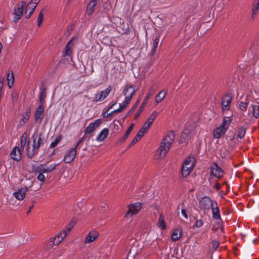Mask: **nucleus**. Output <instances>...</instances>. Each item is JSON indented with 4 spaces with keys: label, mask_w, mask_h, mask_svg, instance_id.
Segmentation results:
<instances>
[{
    "label": "nucleus",
    "mask_w": 259,
    "mask_h": 259,
    "mask_svg": "<svg viewBox=\"0 0 259 259\" xmlns=\"http://www.w3.org/2000/svg\"><path fill=\"white\" fill-rule=\"evenodd\" d=\"M35 134H33L31 137L28 140L26 147V155L28 158H32L38 152V149L44 142L42 135H39L37 144L34 137Z\"/></svg>",
    "instance_id": "f257e3e1"
},
{
    "label": "nucleus",
    "mask_w": 259,
    "mask_h": 259,
    "mask_svg": "<svg viewBox=\"0 0 259 259\" xmlns=\"http://www.w3.org/2000/svg\"><path fill=\"white\" fill-rule=\"evenodd\" d=\"M175 139V134L171 132L163 139L160 145L157 150L158 158H164L168 152L170 146Z\"/></svg>",
    "instance_id": "f03ea898"
},
{
    "label": "nucleus",
    "mask_w": 259,
    "mask_h": 259,
    "mask_svg": "<svg viewBox=\"0 0 259 259\" xmlns=\"http://www.w3.org/2000/svg\"><path fill=\"white\" fill-rule=\"evenodd\" d=\"M27 6L25 1H21L20 3L16 4L14 8V22L16 23L23 16L24 8L26 9Z\"/></svg>",
    "instance_id": "7ed1b4c3"
},
{
    "label": "nucleus",
    "mask_w": 259,
    "mask_h": 259,
    "mask_svg": "<svg viewBox=\"0 0 259 259\" xmlns=\"http://www.w3.org/2000/svg\"><path fill=\"white\" fill-rule=\"evenodd\" d=\"M111 90L112 87L109 86L105 90L97 93L95 95L93 101L95 103L103 101L109 95Z\"/></svg>",
    "instance_id": "20e7f679"
},
{
    "label": "nucleus",
    "mask_w": 259,
    "mask_h": 259,
    "mask_svg": "<svg viewBox=\"0 0 259 259\" xmlns=\"http://www.w3.org/2000/svg\"><path fill=\"white\" fill-rule=\"evenodd\" d=\"M142 207V204L139 202L129 204L125 217H132L133 215L137 214L141 210Z\"/></svg>",
    "instance_id": "39448f33"
},
{
    "label": "nucleus",
    "mask_w": 259,
    "mask_h": 259,
    "mask_svg": "<svg viewBox=\"0 0 259 259\" xmlns=\"http://www.w3.org/2000/svg\"><path fill=\"white\" fill-rule=\"evenodd\" d=\"M58 164H53L48 167H45L43 164H40L36 166H33L32 170L34 172L37 173L50 172L54 170Z\"/></svg>",
    "instance_id": "423d86ee"
},
{
    "label": "nucleus",
    "mask_w": 259,
    "mask_h": 259,
    "mask_svg": "<svg viewBox=\"0 0 259 259\" xmlns=\"http://www.w3.org/2000/svg\"><path fill=\"white\" fill-rule=\"evenodd\" d=\"M216 201L212 200L208 196H204L199 201V206L202 210H208Z\"/></svg>",
    "instance_id": "0eeeda50"
},
{
    "label": "nucleus",
    "mask_w": 259,
    "mask_h": 259,
    "mask_svg": "<svg viewBox=\"0 0 259 259\" xmlns=\"http://www.w3.org/2000/svg\"><path fill=\"white\" fill-rule=\"evenodd\" d=\"M40 0H31L27 5L25 11V16L26 19H28L31 17L36 8L37 4L40 2Z\"/></svg>",
    "instance_id": "6e6552de"
},
{
    "label": "nucleus",
    "mask_w": 259,
    "mask_h": 259,
    "mask_svg": "<svg viewBox=\"0 0 259 259\" xmlns=\"http://www.w3.org/2000/svg\"><path fill=\"white\" fill-rule=\"evenodd\" d=\"M76 152L75 148L70 149L64 155L63 161L66 163H71L75 159Z\"/></svg>",
    "instance_id": "1a4fd4ad"
},
{
    "label": "nucleus",
    "mask_w": 259,
    "mask_h": 259,
    "mask_svg": "<svg viewBox=\"0 0 259 259\" xmlns=\"http://www.w3.org/2000/svg\"><path fill=\"white\" fill-rule=\"evenodd\" d=\"M210 174L214 177L220 179L223 177L224 172L217 164L214 163L211 167Z\"/></svg>",
    "instance_id": "9d476101"
},
{
    "label": "nucleus",
    "mask_w": 259,
    "mask_h": 259,
    "mask_svg": "<svg viewBox=\"0 0 259 259\" xmlns=\"http://www.w3.org/2000/svg\"><path fill=\"white\" fill-rule=\"evenodd\" d=\"M44 110L45 107L42 105H39L36 109L34 118L36 122H41L44 117Z\"/></svg>",
    "instance_id": "9b49d317"
},
{
    "label": "nucleus",
    "mask_w": 259,
    "mask_h": 259,
    "mask_svg": "<svg viewBox=\"0 0 259 259\" xmlns=\"http://www.w3.org/2000/svg\"><path fill=\"white\" fill-rule=\"evenodd\" d=\"M101 123V119H96L94 122H91L86 127L85 130V134H90L100 125Z\"/></svg>",
    "instance_id": "f8f14e48"
},
{
    "label": "nucleus",
    "mask_w": 259,
    "mask_h": 259,
    "mask_svg": "<svg viewBox=\"0 0 259 259\" xmlns=\"http://www.w3.org/2000/svg\"><path fill=\"white\" fill-rule=\"evenodd\" d=\"M28 191V189L26 187H22L17 190L13 193V196L18 200H22L25 197V194Z\"/></svg>",
    "instance_id": "ddd939ff"
},
{
    "label": "nucleus",
    "mask_w": 259,
    "mask_h": 259,
    "mask_svg": "<svg viewBox=\"0 0 259 259\" xmlns=\"http://www.w3.org/2000/svg\"><path fill=\"white\" fill-rule=\"evenodd\" d=\"M99 233L96 230H92L89 233V234L86 236L84 244H87L91 243L94 241L98 237Z\"/></svg>",
    "instance_id": "4468645a"
},
{
    "label": "nucleus",
    "mask_w": 259,
    "mask_h": 259,
    "mask_svg": "<svg viewBox=\"0 0 259 259\" xmlns=\"http://www.w3.org/2000/svg\"><path fill=\"white\" fill-rule=\"evenodd\" d=\"M231 101L232 97L229 95H226L222 98V107L223 111L229 110Z\"/></svg>",
    "instance_id": "2eb2a0df"
},
{
    "label": "nucleus",
    "mask_w": 259,
    "mask_h": 259,
    "mask_svg": "<svg viewBox=\"0 0 259 259\" xmlns=\"http://www.w3.org/2000/svg\"><path fill=\"white\" fill-rule=\"evenodd\" d=\"M135 92L136 90L133 85L132 84H130L128 86L126 87L123 91V93L125 98H128L130 99H132Z\"/></svg>",
    "instance_id": "dca6fc26"
},
{
    "label": "nucleus",
    "mask_w": 259,
    "mask_h": 259,
    "mask_svg": "<svg viewBox=\"0 0 259 259\" xmlns=\"http://www.w3.org/2000/svg\"><path fill=\"white\" fill-rule=\"evenodd\" d=\"M211 208L212 209L213 218L215 220L221 221L220 211L217 201L213 202V204L211 206Z\"/></svg>",
    "instance_id": "f3484780"
},
{
    "label": "nucleus",
    "mask_w": 259,
    "mask_h": 259,
    "mask_svg": "<svg viewBox=\"0 0 259 259\" xmlns=\"http://www.w3.org/2000/svg\"><path fill=\"white\" fill-rule=\"evenodd\" d=\"M66 235L62 232H60L56 235L53 240L51 241L53 242V245H58L65 238Z\"/></svg>",
    "instance_id": "a211bd4d"
},
{
    "label": "nucleus",
    "mask_w": 259,
    "mask_h": 259,
    "mask_svg": "<svg viewBox=\"0 0 259 259\" xmlns=\"http://www.w3.org/2000/svg\"><path fill=\"white\" fill-rule=\"evenodd\" d=\"M227 131L224 127L220 125L213 131V136L214 138L219 139L226 133Z\"/></svg>",
    "instance_id": "6ab92c4d"
},
{
    "label": "nucleus",
    "mask_w": 259,
    "mask_h": 259,
    "mask_svg": "<svg viewBox=\"0 0 259 259\" xmlns=\"http://www.w3.org/2000/svg\"><path fill=\"white\" fill-rule=\"evenodd\" d=\"M21 152L19 148L15 147L12 150L11 153V157L12 159L16 161H18L21 159Z\"/></svg>",
    "instance_id": "aec40b11"
},
{
    "label": "nucleus",
    "mask_w": 259,
    "mask_h": 259,
    "mask_svg": "<svg viewBox=\"0 0 259 259\" xmlns=\"http://www.w3.org/2000/svg\"><path fill=\"white\" fill-rule=\"evenodd\" d=\"M31 114V109L30 108H27L22 116L21 121H20L19 124L22 126H24V124L28 121Z\"/></svg>",
    "instance_id": "412c9836"
},
{
    "label": "nucleus",
    "mask_w": 259,
    "mask_h": 259,
    "mask_svg": "<svg viewBox=\"0 0 259 259\" xmlns=\"http://www.w3.org/2000/svg\"><path fill=\"white\" fill-rule=\"evenodd\" d=\"M97 5V0H92L88 4L86 12L88 15H91L95 10V8Z\"/></svg>",
    "instance_id": "4be33fe9"
},
{
    "label": "nucleus",
    "mask_w": 259,
    "mask_h": 259,
    "mask_svg": "<svg viewBox=\"0 0 259 259\" xmlns=\"http://www.w3.org/2000/svg\"><path fill=\"white\" fill-rule=\"evenodd\" d=\"M109 134V130L107 128H105L103 129L100 133H99V135L98 136L97 138H96V140L98 142H102L104 141L108 136Z\"/></svg>",
    "instance_id": "5701e85b"
},
{
    "label": "nucleus",
    "mask_w": 259,
    "mask_h": 259,
    "mask_svg": "<svg viewBox=\"0 0 259 259\" xmlns=\"http://www.w3.org/2000/svg\"><path fill=\"white\" fill-rule=\"evenodd\" d=\"M193 165L183 164L182 168V175L184 177H187L192 170Z\"/></svg>",
    "instance_id": "b1692460"
},
{
    "label": "nucleus",
    "mask_w": 259,
    "mask_h": 259,
    "mask_svg": "<svg viewBox=\"0 0 259 259\" xmlns=\"http://www.w3.org/2000/svg\"><path fill=\"white\" fill-rule=\"evenodd\" d=\"M46 97H47V94H46V89L45 88H42L40 90V94H39V98L40 105H42V106H44Z\"/></svg>",
    "instance_id": "393cba45"
},
{
    "label": "nucleus",
    "mask_w": 259,
    "mask_h": 259,
    "mask_svg": "<svg viewBox=\"0 0 259 259\" xmlns=\"http://www.w3.org/2000/svg\"><path fill=\"white\" fill-rule=\"evenodd\" d=\"M7 79L8 81V85L10 88H11L13 85L14 81V76L13 71L12 70L10 71V72L8 73Z\"/></svg>",
    "instance_id": "a878e982"
},
{
    "label": "nucleus",
    "mask_w": 259,
    "mask_h": 259,
    "mask_svg": "<svg viewBox=\"0 0 259 259\" xmlns=\"http://www.w3.org/2000/svg\"><path fill=\"white\" fill-rule=\"evenodd\" d=\"M182 236V232L179 229H176L171 234V240L174 241L178 240Z\"/></svg>",
    "instance_id": "bb28decb"
},
{
    "label": "nucleus",
    "mask_w": 259,
    "mask_h": 259,
    "mask_svg": "<svg viewBox=\"0 0 259 259\" xmlns=\"http://www.w3.org/2000/svg\"><path fill=\"white\" fill-rule=\"evenodd\" d=\"M157 226L161 230H165L166 228V225L164 222V217L161 214L159 216Z\"/></svg>",
    "instance_id": "cd10ccee"
},
{
    "label": "nucleus",
    "mask_w": 259,
    "mask_h": 259,
    "mask_svg": "<svg viewBox=\"0 0 259 259\" xmlns=\"http://www.w3.org/2000/svg\"><path fill=\"white\" fill-rule=\"evenodd\" d=\"M158 89V85L156 84H153L151 85L147 92V99H149L152 96L155 91Z\"/></svg>",
    "instance_id": "c85d7f7f"
},
{
    "label": "nucleus",
    "mask_w": 259,
    "mask_h": 259,
    "mask_svg": "<svg viewBox=\"0 0 259 259\" xmlns=\"http://www.w3.org/2000/svg\"><path fill=\"white\" fill-rule=\"evenodd\" d=\"M231 121L232 119L230 117H225L223 118L222 123L220 125L227 130L229 127Z\"/></svg>",
    "instance_id": "c756f323"
},
{
    "label": "nucleus",
    "mask_w": 259,
    "mask_h": 259,
    "mask_svg": "<svg viewBox=\"0 0 259 259\" xmlns=\"http://www.w3.org/2000/svg\"><path fill=\"white\" fill-rule=\"evenodd\" d=\"M252 114L254 117H259V102L252 105Z\"/></svg>",
    "instance_id": "7c9ffc66"
},
{
    "label": "nucleus",
    "mask_w": 259,
    "mask_h": 259,
    "mask_svg": "<svg viewBox=\"0 0 259 259\" xmlns=\"http://www.w3.org/2000/svg\"><path fill=\"white\" fill-rule=\"evenodd\" d=\"M149 127H150L148 125L144 123L138 132L137 134H138V136H140L142 137L144 135V134L148 131Z\"/></svg>",
    "instance_id": "2f4dec72"
},
{
    "label": "nucleus",
    "mask_w": 259,
    "mask_h": 259,
    "mask_svg": "<svg viewBox=\"0 0 259 259\" xmlns=\"http://www.w3.org/2000/svg\"><path fill=\"white\" fill-rule=\"evenodd\" d=\"M159 41V37H156L153 42L152 48L150 52V55H153L155 53Z\"/></svg>",
    "instance_id": "473e14b6"
},
{
    "label": "nucleus",
    "mask_w": 259,
    "mask_h": 259,
    "mask_svg": "<svg viewBox=\"0 0 259 259\" xmlns=\"http://www.w3.org/2000/svg\"><path fill=\"white\" fill-rule=\"evenodd\" d=\"M75 39V37H72L69 41L67 44L65 48V54L67 56H70L71 54L72 50L71 47H70V44L72 40Z\"/></svg>",
    "instance_id": "72a5a7b5"
},
{
    "label": "nucleus",
    "mask_w": 259,
    "mask_h": 259,
    "mask_svg": "<svg viewBox=\"0 0 259 259\" xmlns=\"http://www.w3.org/2000/svg\"><path fill=\"white\" fill-rule=\"evenodd\" d=\"M27 135L26 133L22 134L20 141V147L21 149H24L27 142Z\"/></svg>",
    "instance_id": "f704fd0d"
},
{
    "label": "nucleus",
    "mask_w": 259,
    "mask_h": 259,
    "mask_svg": "<svg viewBox=\"0 0 259 259\" xmlns=\"http://www.w3.org/2000/svg\"><path fill=\"white\" fill-rule=\"evenodd\" d=\"M166 93L163 91L160 92L155 97V101L157 103H159L165 97Z\"/></svg>",
    "instance_id": "c9c22d12"
},
{
    "label": "nucleus",
    "mask_w": 259,
    "mask_h": 259,
    "mask_svg": "<svg viewBox=\"0 0 259 259\" xmlns=\"http://www.w3.org/2000/svg\"><path fill=\"white\" fill-rule=\"evenodd\" d=\"M246 129L243 126L239 127L237 131V137L242 139L245 134Z\"/></svg>",
    "instance_id": "e433bc0d"
},
{
    "label": "nucleus",
    "mask_w": 259,
    "mask_h": 259,
    "mask_svg": "<svg viewBox=\"0 0 259 259\" xmlns=\"http://www.w3.org/2000/svg\"><path fill=\"white\" fill-rule=\"evenodd\" d=\"M139 104V101H137L134 105L132 107V108L130 109V110L126 113V114L124 118H126L130 116L135 110L136 108L138 107Z\"/></svg>",
    "instance_id": "4c0bfd02"
},
{
    "label": "nucleus",
    "mask_w": 259,
    "mask_h": 259,
    "mask_svg": "<svg viewBox=\"0 0 259 259\" xmlns=\"http://www.w3.org/2000/svg\"><path fill=\"white\" fill-rule=\"evenodd\" d=\"M131 99L125 98L124 100L122 102V103L119 104V106L121 107V108L123 109L125 108L128 105L131 101Z\"/></svg>",
    "instance_id": "58836bf2"
},
{
    "label": "nucleus",
    "mask_w": 259,
    "mask_h": 259,
    "mask_svg": "<svg viewBox=\"0 0 259 259\" xmlns=\"http://www.w3.org/2000/svg\"><path fill=\"white\" fill-rule=\"evenodd\" d=\"M251 11L255 12H258L259 11V0L254 1L251 8Z\"/></svg>",
    "instance_id": "ea45409f"
},
{
    "label": "nucleus",
    "mask_w": 259,
    "mask_h": 259,
    "mask_svg": "<svg viewBox=\"0 0 259 259\" xmlns=\"http://www.w3.org/2000/svg\"><path fill=\"white\" fill-rule=\"evenodd\" d=\"M141 138H142V137L138 136V134H137L136 135V136H135V137L132 140V141L131 143V144H130L128 147L130 148V147L133 146V145H134L137 142H138L141 139Z\"/></svg>",
    "instance_id": "a19ab883"
},
{
    "label": "nucleus",
    "mask_w": 259,
    "mask_h": 259,
    "mask_svg": "<svg viewBox=\"0 0 259 259\" xmlns=\"http://www.w3.org/2000/svg\"><path fill=\"white\" fill-rule=\"evenodd\" d=\"M42 11H43V10H42L41 11V12L39 13V14L38 16V17H37V24L38 26H40L41 25V24L42 20H43L44 16H43V14L42 12Z\"/></svg>",
    "instance_id": "79ce46f5"
},
{
    "label": "nucleus",
    "mask_w": 259,
    "mask_h": 259,
    "mask_svg": "<svg viewBox=\"0 0 259 259\" xmlns=\"http://www.w3.org/2000/svg\"><path fill=\"white\" fill-rule=\"evenodd\" d=\"M61 137H58L57 138H56L54 141L52 142L51 144H50V148H54L55 147H56L61 141Z\"/></svg>",
    "instance_id": "37998d69"
},
{
    "label": "nucleus",
    "mask_w": 259,
    "mask_h": 259,
    "mask_svg": "<svg viewBox=\"0 0 259 259\" xmlns=\"http://www.w3.org/2000/svg\"><path fill=\"white\" fill-rule=\"evenodd\" d=\"M130 134L131 133H130L129 132L126 131L125 134L123 135V136L122 137H121L119 140V141L117 142V143L121 144V143L124 142L126 140V139L127 138V137H128V136L130 135Z\"/></svg>",
    "instance_id": "c03bdc74"
},
{
    "label": "nucleus",
    "mask_w": 259,
    "mask_h": 259,
    "mask_svg": "<svg viewBox=\"0 0 259 259\" xmlns=\"http://www.w3.org/2000/svg\"><path fill=\"white\" fill-rule=\"evenodd\" d=\"M203 221L201 219L198 220L195 222V225L193 226V228H200L203 226Z\"/></svg>",
    "instance_id": "a18cd8bd"
},
{
    "label": "nucleus",
    "mask_w": 259,
    "mask_h": 259,
    "mask_svg": "<svg viewBox=\"0 0 259 259\" xmlns=\"http://www.w3.org/2000/svg\"><path fill=\"white\" fill-rule=\"evenodd\" d=\"M188 137V134L185 132H184L183 133H182L181 135V137H180L181 139H180V142H181V143L184 142L185 140Z\"/></svg>",
    "instance_id": "49530a36"
},
{
    "label": "nucleus",
    "mask_w": 259,
    "mask_h": 259,
    "mask_svg": "<svg viewBox=\"0 0 259 259\" xmlns=\"http://www.w3.org/2000/svg\"><path fill=\"white\" fill-rule=\"evenodd\" d=\"M38 174H39L37 177V179L41 182H44L46 180V178H45V176L43 175L42 173H38Z\"/></svg>",
    "instance_id": "de8ad7c7"
},
{
    "label": "nucleus",
    "mask_w": 259,
    "mask_h": 259,
    "mask_svg": "<svg viewBox=\"0 0 259 259\" xmlns=\"http://www.w3.org/2000/svg\"><path fill=\"white\" fill-rule=\"evenodd\" d=\"M143 108H144L143 106H141L139 108L138 110L137 111V112L135 114V119H136L139 117V116H140V115L141 114L142 112L143 111Z\"/></svg>",
    "instance_id": "09e8293b"
},
{
    "label": "nucleus",
    "mask_w": 259,
    "mask_h": 259,
    "mask_svg": "<svg viewBox=\"0 0 259 259\" xmlns=\"http://www.w3.org/2000/svg\"><path fill=\"white\" fill-rule=\"evenodd\" d=\"M158 115V112L156 111H153L148 118L154 120L156 116Z\"/></svg>",
    "instance_id": "8fccbe9b"
},
{
    "label": "nucleus",
    "mask_w": 259,
    "mask_h": 259,
    "mask_svg": "<svg viewBox=\"0 0 259 259\" xmlns=\"http://www.w3.org/2000/svg\"><path fill=\"white\" fill-rule=\"evenodd\" d=\"M247 104L245 102H241L240 104V108L241 110H245L247 108Z\"/></svg>",
    "instance_id": "3c124183"
},
{
    "label": "nucleus",
    "mask_w": 259,
    "mask_h": 259,
    "mask_svg": "<svg viewBox=\"0 0 259 259\" xmlns=\"http://www.w3.org/2000/svg\"><path fill=\"white\" fill-rule=\"evenodd\" d=\"M181 213L183 215V216L187 220L188 219V217L187 213V211L185 209H182L181 211Z\"/></svg>",
    "instance_id": "603ef678"
},
{
    "label": "nucleus",
    "mask_w": 259,
    "mask_h": 259,
    "mask_svg": "<svg viewBox=\"0 0 259 259\" xmlns=\"http://www.w3.org/2000/svg\"><path fill=\"white\" fill-rule=\"evenodd\" d=\"M153 122V120H152L151 119L148 118L147 121L144 123L145 124H146L148 125L149 127L151 126L152 123Z\"/></svg>",
    "instance_id": "864d4df0"
},
{
    "label": "nucleus",
    "mask_w": 259,
    "mask_h": 259,
    "mask_svg": "<svg viewBox=\"0 0 259 259\" xmlns=\"http://www.w3.org/2000/svg\"><path fill=\"white\" fill-rule=\"evenodd\" d=\"M71 228L69 227H68V226H67V227L64 229L62 232L66 235H67L70 232V231L71 230Z\"/></svg>",
    "instance_id": "5fc2aeb1"
},
{
    "label": "nucleus",
    "mask_w": 259,
    "mask_h": 259,
    "mask_svg": "<svg viewBox=\"0 0 259 259\" xmlns=\"http://www.w3.org/2000/svg\"><path fill=\"white\" fill-rule=\"evenodd\" d=\"M257 12H255L253 11H251V19L252 20H254L257 16Z\"/></svg>",
    "instance_id": "6e6d98bb"
},
{
    "label": "nucleus",
    "mask_w": 259,
    "mask_h": 259,
    "mask_svg": "<svg viewBox=\"0 0 259 259\" xmlns=\"http://www.w3.org/2000/svg\"><path fill=\"white\" fill-rule=\"evenodd\" d=\"M84 137H82L81 138H80L79 139V140L77 142V143H76V145H75V147H74V148H75L76 149H77V148H78L79 145L82 143L83 141H84Z\"/></svg>",
    "instance_id": "4d7b16f0"
},
{
    "label": "nucleus",
    "mask_w": 259,
    "mask_h": 259,
    "mask_svg": "<svg viewBox=\"0 0 259 259\" xmlns=\"http://www.w3.org/2000/svg\"><path fill=\"white\" fill-rule=\"evenodd\" d=\"M184 164H186L187 165H193V163L192 162H191V160L190 159H187L184 162Z\"/></svg>",
    "instance_id": "13d9d810"
},
{
    "label": "nucleus",
    "mask_w": 259,
    "mask_h": 259,
    "mask_svg": "<svg viewBox=\"0 0 259 259\" xmlns=\"http://www.w3.org/2000/svg\"><path fill=\"white\" fill-rule=\"evenodd\" d=\"M135 126L134 123H132L131 124V125L128 127V129L127 130V132H129L130 133H131L132 131L133 130L134 127Z\"/></svg>",
    "instance_id": "bf43d9fd"
},
{
    "label": "nucleus",
    "mask_w": 259,
    "mask_h": 259,
    "mask_svg": "<svg viewBox=\"0 0 259 259\" xmlns=\"http://www.w3.org/2000/svg\"><path fill=\"white\" fill-rule=\"evenodd\" d=\"M148 100H149V99H147V95L145 97V99H144L142 106L144 107V106L147 104Z\"/></svg>",
    "instance_id": "052dcab7"
},
{
    "label": "nucleus",
    "mask_w": 259,
    "mask_h": 259,
    "mask_svg": "<svg viewBox=\"0 0 259 259\" xmlns=\"http://www.w3.org/2000/svg\"><path fill=\"white\" fill-rule=\"evenodd\" d=\"M214 187L217 190H220V189H221V186H220V184L219 183H216L214 185Z\"/></svg>",
    "instance_id": "680f3d73"
},
{
    "label": "nucleus",
    "mask_w": 259,
    "mask_h": 259,
    "mask_svg": "<svg viewBox=\"0 0 259 259\" xmlns=\"http://www.w3.org/2000/svg\"><path fill=\"white\" fill-rule=\"evenodd\" d=\"M75 225V222L73 221H71L68 225V227H70L71 229Z\"/></svg>",
    "instance_id": "e2e57ef3"
},
{
    "label": "nucleus",
    "mask_w": 259,
    "mask_h": 259,
    "mask_svg": "<svg viewBox=\"0 0 259 259\" xmlns=\"http://www.w3.org/2000/svg\"><path fill=\"white\" fill-rule=\"evenodd\" d=\"M219 245V243L217 241H214L213 243V247L215 248H217Z\"/></svg>",
    "instance_id": "0e129e2a"
},
{
    "label": "nucleus",
    "mask_w": 259,
    "mask_h": 259,
    "mask_svg": "<svg viewBox=\"0 0 259 259\" xmlns=\"http://www.w3.org/2000/svg\"><path fill=\"white\" fill-rule=\"evenodd\" d=\"M122 109L121 108V107L119 106V108L114 110L113 111V113H118V112H121L122 111Z\"/></svg>",
    "instance_id": "69168bd1"
},
{
    "label": "nucleus",
    "mask_w": 259,
    "mask_h": 259,
    "mask_svg": "<svg viewBox=\"0 0 259 259\" xmlns=\"http://www.w3.org/2000/svg\"><path fill=\"white\" fill-rule=\"evenodd\" d=\"M4 77H0V83L1 84H4Z\"/></svg>",
    "instance_id": "338daca9"
},
{
    "label": "nucleus",
    "mask_w": 259,
    "mask_h": 259,
    "mask_svg": "<svg viewBox=\"0 0 259 259\" xmlns=\"http://www.w3.org/2000/svg\"><path fill=\"white\" fill-rule=\"evenodd\" d=\"M33 208V205H32L30 207H29V210L27 212V213H28Z\"/></svg>",
    "instance_id": "774afa93"
}]
</instances>
